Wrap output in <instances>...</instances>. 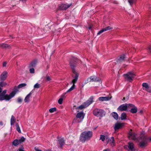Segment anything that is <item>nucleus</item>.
Masks as SVG:
<instances>
[{
	"label": "nucleus",
	"instance_id": "53",
	"mask_svg": "<svg viewBox=\"0 0 151 151\" xmlns=\"http://www.w3.org/2000/svg\"><path fill=\"white\" fill-rule=\"evenodd\" d=\"M74 59H75V58H73Z\"/></svg>",
	"mask_w": 151,
	"mask_h": 151
},
{
	"label": "nucleus",
	"instance_id": "29",
	"mask_svg": "<svg viewBox=\"0 0 151 151\" xmlns=\"http://www.w3.org/2000/svg\"><path fill=\"white\" fill-rule=\"evenodd\" d=\"M125 55H124L120 56L118 60V62H121L125 58Z\"/></svg>",
	"mask_w": 151,
	"mask_h": 151
},
{
	"label": "nucleus",
	"instance_id": "44",
	"mask_svg": "<svg viewBox=\"0 0 151 151\" xmlns=\"http://www.w3.org/2000/svg\"><path fill=\"white\" fill-rule=\"evenodd\" d=\"M6 90H4L2 92V93L3 94H4V95H6L5 94L6 93Z\"/></svg>",
	"mask_w": 151,
	"mask_h": 151
},
{
	"label": "nucleus",
	"instance_id": "54",
	"mask_svg": "<svg viewBox=\"0 0 151 151\" xmlns=\"http://www.w3.org/2000/svg\"><path fill=\"white\" fill-rule=\"evenodd\" d=\"M96 129V128H95L94 129Z\"/></svg>",
	"mask_w": 151,
	"mask_h": 151
},
{
	"label": "nucleus",
	"instance_id": "6",
	"mask_svg": "<svg viewBox=\"0 0 151 151\" xmlns=\"http://www.w3.org/2000/svg\"><path fill=\"white\" fill-rule=\"evenodd\" d=\"M93 114L97 117H102L105 115V112L101 109H96L93 111Z\"/></svg>",
	"mask_w": 151,
	"mask_h": 151
},
{
	"label": "nucleus",
	"instance_id": "47",
	"mask_svg": "<svg viewBox=\"0 0 151 151\" xmlns=\"http://www.w3.org/2000/svg\"><path fill=\"white\" fill-rule=\"evenodd\" d=\"M2 89L0 87V93H2Z\"/></svg>",
	"mask_w": 151,
	"mask_h": 151
},
{
	"label": "nucleus",
	"instance_id": "4",
	"mask_svg": "<svg viewBox=\"0 0 151 151\" xmlns=\"http://www.w3.org/2000/svg\"><path fill=\"white\" fill-rule=\"evenodd\" d=\"M85 116V114L83 111L78 112L74 119V122L77 123L82 122Z\"/></svg>",
	"mask_w": 151,
	"mask_h": 151
},
{
	"label": "nucleus",
	"instance_id": "46",
	"mask_svg": "<svg viewBox=\"0 0 151 151\" xmlns=\"http://www.w3.org/2000/svg\"><path fill=\"white\" fill-rule=\"evenodd\" d=\"M103 151H110V150L109 149H106L104 150Z\"/></svg>",
	"mask_w": 151,
	"mask_h": 151
},
{
	"label": "nucleus",
	"instance_id": "43",
	"mask_svg": "<svg viewBox=\"0 0 151 151\" xmlns=\"http://www.w3.org/2000/svg\"><path fill=\"white\" fill-rule=\"evenodd\" d=\"M46 79L47 81H49L50 80V77L48 76H46Z\"/></svg>",
	"mask_w": 151,
	"mask_h": 151
},
{
	"label": "nucleus",
	"instance_id": "49",
	"mask_svg": "<svg viewBox=\"0 0 151 151\" xmlns=\"http://www.w3.org/2000/svg\"><path fill=\"white\" fill-rule=\"evenodd\" d=\"M0 125H3V123L2 122H0Z\"/></svg>",
	"mask_w": 151,
	"mask_h": 151
},
{
	"label": "nucleus",
	"instance_id": "37",
	"mask_svg": "<svg viewBox=\"0 0 151 151\" xmlns=\"http://www.w3.org/2000/svg\"><path fill=\"white\" fill-rule=\"evenodd\" d=\"M40 86V85L38 83H36L34 86L35 88H39Z\"/></svg>",
	"mask_w": 151,
	"mask_h": 151
},
{
	"label": "nucleus",
	"instance_id": "30",
	"mask_svg": "<svg viewBox=\"0 0 151 151\" xmlns=\"http://www.w3.org/2000/svg\"><path fill=\"white\" fill-rule=\"evenodd\" d=\"M15 126L16 127V129L17 131L19 133H20L21 132V131L18 124L17 123L16 124Z\"/></svg>",
	"mask_w": 151,
	"mask_h": 151
},
{
	"label": "nucleus",
	"instance_id": "10",
	"mask_svg": "<svg viewBox=\"0 0 151 151\" xmlns=\"http://www.w3.org/2000/svg\"><path fill=\"white\" fill-rule=\"evenodd\" d=\"M124 148L129 151H134L135 150L134 144L131 142H129L127 145L124 146Z\"/></svg>",
	"mask_w": 151,
	"mask_h": 151
},
{
	"label": "nucleus",
	"instance_id": "38",
	"mask_svg": "<svg viewBox=\"0 0 151 151\" xmlns=\"http://www.w3.org/2000/svg\"><path fill=\"white\" fill-rule=\"evenodd\" d=\"M22 99L21 98L19 97L17 99V102L19 103H21L22 102Z\"/></svg>",
	"mask_w": 151,
	"mask_h": 151
},
{
	"label": "nucleus",
	"instance_id": "3",
	"mask_svg": "<svg viewBox=\"0 0 151 151\" xmlns=\"http://www.w3.org/2000/svg\"><path fill=\"white\" fill-rule=\"evenodd\" d=\"M92 134L91 132L89 131L87 132H83L81 134L80 140L82 142H85L89 139L91 137Z\"/></svg>",
	"mask_w": 151,
	"mask_h": 151
},
{
	"label": "nucleus",
	"instance_id": "19",
	"mask_svg": "<svg viewBox=\"0 0 151 151\" xmlns=\"http://www.w3.org/2000/svg\"><path fill=\"white\" fill-rule=\"evenodd\" d=\"M111 98L109 96L100 97L99 98V100L100 101H108L110 100Z\"/></svg>",
	"mask_w": 151,
	"mask_h": 151
},
{
	"label": "nucleus",
	"instance_id": "51",
	"mask_svg": "<svg viewBox=\"0 0 151 151\" xmlns=\"http://www.w3.org/2000/svg\"><path fill=\"white\" fill-rule=\"evenodd\" d=\"M91 26H90V27H89L88 29H91Z\"/></svg>",
	"mask_w": 151,
	"mask_h": 151
},
{
	"label": "nucleus",
	"instance_id": "12",
	"mask_svg": "<svg viewBox=\"0 0 151 151\" xmlns=\"http://www.w3.org/2000/svg\"><path fill=\"white\" fill-rule=\"evenodd\" d=\"M99 81V79H98L96 76H91L88 78L87 80L85 81V84L91 81Z\"/></svg>",
	"mask_w": 151,
	"mask_h": 151
},
{
	"label": "nucleus",
	"instance_id": "41",
	"mask_svg": "<svg viewBox=\"0 0 151 151\" xmlns=\"http://www.w3.org/2000/svg\"><path fill=\"white\" fill-rule=\"evenodd\" d=\"M35 149L36 151H42L41 150H40L38 148L36 147L35 148Z\"/></svg>",
	"mask_w": 151,
	"mask_h": 151
},
{
	"label": "nucleus",
	"instance_id": "2",
	"mask_svg": "<svg viewBox=\"0 0 151 151\" xmlns=\"http://www.w3.org/2000/svg\"><path fill=\"white\" fill-rule=\"evenodd\" d=\"M18 91L17 89H15L10 93L9 95L6 94L4 95L2 93H0V100H5L6 101H9L14 96L16 93Z\"/></svg>",
	"mask_w": 151,
	"mask_h": 151
},
{
	"label": "nucleus",
	"instance_id": "33",
	"mask_svg": "<svg viewBox=\"0 0 151 151\" xmlns=\"http://www.w3.org/2000/svg\"><path fill=\"white\" fill-rule=\"evenodd\" d=\"M136 1V0H128V1L130 5L133 4Z\"/></svg>",
	"mask_w": 151,
	"mask_h": 151
},
{
	"label": "nucleus",
	"instance_id": "5",
	"mask_svg": "<svg viewBox=\"0 0 151 151\" xmlns=\"http://www.w3.org/2000/svg\"><path fill=\"white\" fill-rule=\"evenodd\" d=\"M147 138L144 134H141L138 141L140 147H143L145 146L147 143Z\"/></svg>",
	"mask_w": 151,
	"mask_h": 151
},
{
	"label": "nucleus",
	"instance_id": "52",
	"mask_svg": "<svg viewBox=\"0 0 151 151\" xmlns=\"http://www.w3.org/2000/svg\"><path fill=\"white\" fill-rule=\"evenodd\" d=\"M123 99H124H124H125V98H124H124H123Z\"/></svg>",
	"mask_w": 151,
	"mask_h": 151
},
{
	"label": "nucleus",
	"instance_id": "39",
	"mask_svg": "<svg viewBox=\"0 0 151 151\" xmlns=\"http://www.w3.org/2000/svg\"><path fill=\"white\" fill-rule=\"evenodd\" d=\"M29 71L30 73H33L35 72V70L33 68H30L29 69Z\"/></svg>",
	"mask_w": 151,
	"mask_h": 151
},
{
	"label": "nucleus",
	"instance_id": "24",
	"mask_svg": "<svg viewBox=\"0 0 151 151\" xmlns=\"http://www.w3.org/2000/svg\"><path fill=\"white\" fill-rule=\"evenodd\" d=\"M127 115L126 114L123 112L122 113L121 115V119L122 120H125L126 119Z\"/></svg>",
	"mask_w": 151,
	"mask_h": 151
},
{
	"label": "nucleus",
	"instance_id": "25",
	"mask_svg": "<svg viewBox=\"0 0 151 151\" xmlns=\"http://www.w3.org/2000/svg\"><path fill=\"white\" fill-rule=\"evenodd\" d=\"M111 115L116 120H117L118 119V115L115 112H113L111 113Z\"/></svg>",
	"mask_w": 151,
	"mask_h": 151
},
{
	"label": "nucleus",
	"instance_id": "48",
	"mask_svg": "<svg viewBox=\"0 0 151 151\" xmlns=\"http://www.w3.org/2000/svg\"><path fill=\"white\" fill-rule=\"evenodd\" d=\"M20 1L23 2H25L27 1V0H20Z\"/></svg>",
	"mask_w": 151,
	"mask_h": 151
},
{
	"label": "nucleus",
	"instance_id": "34",
	"mask_svg": "<svg viewBox=\"0 0 151 151\" xmlns=\"http://www.w3.org/2000/svg\"><path fill=\"white\" fill-rule=\"evenodd\" d=\"M56 109L55 108H52L49 109V111L51 113H52L54 112V111H56Z\"/></svg>",
	"mask_w": 151,
	"mask_h": 151
},
{
	"label": "nucleus",
	"instance_id": "35",
	"mask_svg": "<svg viewBox=\"0 0 151 151\" xmlns=\"http://www.w3.org/2000/svg\"><path fill=\"white\" fill-rule=\"evenodd\" d=\"M36 64L35 62H33L30 64L29 66L30 68L34 67L35 66Z\"/></svg>",
	"mask_w": 151,
	"mask_h": 151
},
{
	"label": "nucleus",
	"instance_id": "8",
	"mask_svg": "<svg viewBox=\"0 0 151 151\" xmlns=\"http://www.w3.org/2000/svg\"><path fill=\"white\" fill-rule=\"evenodd\" d=\"M134 106V105L132 104H124L119 106L117 110L121 111H125L127 108L130 109V107Z\"/></svg>",
	"mask_w": 151,
	"mask_h": 151
},
{
	"label": "nucleus",
	"instance_id": "32",
	"mask_svg": "<svg viewBox=\"0 0 151 151\" xmlns=\"http://www.w3.org/2000/svg\"><path fill=\"white\" fill-rule=\"evenodd\" d=\"M7 85V83L5 82L2 81L0 82V86L1 87H4Z\"/></svg>",
	"mask_w": 151,
	"mask_h": 151
},
{
	"label": "nucleus",
	"instance_id": "9",
	"mask_svg": "<svg viewBox=\"0 0 151 151\" xmlns=\"http://www.w3.org/2000/svg\"><path fill=\"white\" fill-rule=\"evenodd\" d=\"M125 78L127 79L129 81H131L134 78L135 75L134 73L133 72H128L126 74H124L123 75Z\"/></svg>",
	"mask_w": 151,
	"mask_h": 151
},
{
	"label": "nucleus",
	"instance_id": "7",
	"mask_svg": "<svg viewBox=\"0 0 151 151\" xmlns=\"http://www.w3.org/2000/svg\"><path fill=\"white\" fill-rule=\"evenodd\" d=\"M93 97H90L87 101L78 106V108L80 109H82L88 107L93 102Z\"/></svg>",
	"mask_w": 151,
	"mask_h": 151
},
{
	"label": "nucleus",
	"instance_id": "23",
	"mask_svg": "<svg viewBox=\"0 0 151 151\" xmlns=\"http://www.w3.org/2000/svg\"><path fill=\"white\" fill-rule=\"evenodd\" d=\"M9 45L6 44L2 43L0 44V47L2 48H6L9 47Z\"/></svg>",
	"mask_w": 151,
	"mask_h": 151
},
{
	"label": "nucleus",
	"instance_id": "27",
	"mask_svg": "<svg viewBox=\"0 0 151 151\" xmlns=\"http://www.w3.org/2000/svg\"><path fill=\"white\" fill-rule=\"evenodd\" d=\"M25 140V138L23 136L20 139H18L19 144L23 142Z\"/></svg>",
	"mask_w": 151,
	"mask_h": 151
},
{
	"label": "nucleus",
	"instance_id": "22",
	"mask_svg": "<svg viewBox=\"0 0 151 151\" xmlns=\"http://www.w3.org/2000/svg\"><path fill=\"white\" fill-rule=\"evenodd\" d=\"M58 140L61 147L64 143V139L63 138H58Z\"/></svg>",
	"mask_w": 151,
	"mask_h": 151
},
{
	"label": "nucleus",
	"instance_id": "28",
	"mask_svg": "<svg viewBox=\"0 0 151 151\" xmlns=\"http://www.w3.org/2000/svg\"><path fill=\"white\" fill-rule=\"evenodd\" d=\"M12 144L14 146H17L19 144L18 139H16L12 142Z\"/></svg>",
	"mask_w": 151,
	"mask_h": 151
},
{
	"label": "nucleus",
	"instance_id": "45",
	"mask_svg": "<svg viewBox=\"0 0 151 151\" xmlns=\"http://www.w3.org/2000/svg\"><path fill=\"white\" fill-rule=\"evenodd\" d=\"M19 151H24L23 148L22 147L20 148L19 150Z\"/></svg>",
	"mask_w": 151,
	"mask_h": 151
},
{
	"label": "nucleus",
	"instance_id": "15",
	"mask_svg": "<svg viewBox=\"0 0 151 151\" xmlns=\"http://www.w3.org/2000/svg\"><path fill=\"white\" fill-rule=\"evenodd\" d=\"M71 6V4H62L59 7V9L62 10H64L69 8Z\"/></svg>",
	"mask_w": 151,
	"mask_h": 151
},
{
	"label": "nucleus",
	"instance_id": "11",
	"mask_svg": "<svg viewBox=\"0 0 151 151\" xmlns=\"http://www.w3.org/2000/svg\"><path fill=\"white\" fill-rule=\"evenodd\" d=\"M132 129H131L129 131L128 135V137L130 139L134 140H137V137L136 134L132 131Z\"/></svg>",
	"mask_w": 151,
	"mask_h": 151
},
{
	"label": "nucleus",
	"instance_id": "50",
	"mask_svg": "<svg viewBox=\"0 0 151 151\" xmlns=\"http://www.w3.org/2000/svg\"><path fill=\"white\" fill-rule=\"evenodd\" d=\"M149 139L151 141V137H150L149 138Z\"/></svg>",
	"mask_w": 151,
	"mask_h": 151
},
{
	"label": "nucleus",
	"instance_id": "40",
	"mask_svg": "<svg viewBox=\"0 0 151 151\" xmlns=\"http://www.w3.org/2000/svg\"><path fill=\"white\" fill-rule=\"evenodd\" d=\"M7 63L6 62H4L3 64V67H5L6 66Z\"/></svg>",
	"mask_w": 151,
	"mask_h": 151
},
{
	"label": "nucleus",
	"instance_id": "36",
	"mask_svg": "<svg viewBox=\"0 0 151 151\" xmlns=\"http://www.w3.org/2000/svg\"><path fill=\"white\" fill-rule=\"evenodd\" d=\"M105 138V136L103 135H100V139H101L102 141H104Z\"/></svg>",
	"mask_w": 151,
	"mask_h": 151
},
{
	"label": "nucleus",
	"instance_id": "21",
	"mask_svg": "<svg viewBox=\"0 0 151 151\" xmlns=\"http://www.w3.org/2000/svg\"><path fill=\"white\" fill-rule=\"evenodd\" d=\"M132 108L130 109V112L132 113H135L137 112V108L134 105V106L133 107H130Z\"/></svg>",
	"mask_w": 151,
	"mask_h": 151
},
{
	"label": "nucleus",
	"instance_id": "18",
	"mask_svg": "<svg viewBox=\"0 0 151 151\" xmlns=\"http://www.w3.org/2000/svg\"><path fill=\"white\" fill-rule=\"evenodd\" d=\"M32 93V92H31L26 96L24 99L25 102L28 103L29 102L30 99L31 98Z\"/></svg>",
	"mask_w": 151,
	"mask_h": 151
},
{
	"label": "nucleus",
	"instance_id": "1",
	"mask_svg": "<svg viewBox=\"0 0 151 151\" xmlns=\"http://www.w3.org/2000/svg\"><path fill=\"white\" fill-rule=\"evenodd\" d=\"M76 63H75L74 64L73 63V61H71L70 62V66L72 69L73 72V74L72 75V77L73 78L71 83L73 84V86L68 90L66 92L62 94L60 96V98L58 99V102L59 104H61L62 103L63 99L65 97V95L68 93L73 90L75 88V84L77 82L79 76L78 74L76 73L75 70L74 68L76 66Z\"/></svg>",
	"mask_w": 151,
	"mask_h": 151
},
{
	"label": "nucleus",
	"instance_id": "17",
	"mask_svg": "<svg viewBox=\"0 0 151 151\" xmlns=\"http://www.w3.org/2000/svg\"><path fill=\"white\" fill-rule=\"evenodd\" d=\"M112 28L110 26H108L99 31L97 33V35H99L103 32L109 30Z\"/></svg>",
	"mask_w": 151,
	"mask_h": 151
},
{
	"label": "nucleus",
	"instance_id": "14",
	"mask_svg": "<svg viewBox=\"0 0 151 151\" xmlns=\"http://www.w3.org/2000/svg\"><path fill=\"white\" fill-rule=\"evenodd\" d=\"M124 126V123H117L114 126V129L115 131L121 128Z\"/></svg>",
	"mask_w": 151,
	"mask_h": 151
},
{
	"label": "nucleus",
	"instance_id": "26",
	"mask_svg": "<svg viewBox=\"0 0 151 151\" xmlns=\"http://www.w3.org/2000/svg\"><path fill=\"white\" fill-rule=\"evenodd\" d=\"M15 122V119L14 116L12 115L11 116V125H13Z\"/></svg>",
	"mask_w": 151,
	"mask_h": 151
},
{
	"label": "nucleus",
	"instance_id": "42",
	"mask_svg": "<svg viewBox=\"0 0 151 151\" xmlns=\"http://www.w3.org/2000/svg\"><path fill=\"white\" fill-rule=\"evenodd\" d=\"M148 50L149 51L151 52V45L148 47Z\"/></svg>",
	"mask_w": 151,
	"mask_h": 151
},
{
	"label": "nucleus",
	"instance_id": "31",
	"mask_svg": "<svg viewBox=\"0 0 151 151\" xmlns=\"http://www.w3.org/2000/svg\"><path fill=\"white\" fill-rule=\"evenodd\" d=\"M26 84L25 83H22L20 84H19V85H18L17 86V88H22L24 87L25 86H26Z\"/></svg>",
	"mask_w": 151,
	"mask_h": 151
},
{
	"label": "nucleus",
	"instance_id": "16",
	"mask_svg": "<svg viewBox=\"0 0 151 151\" xmlns=\"http://www.w3.org/2000/svg\"><path fill=\"white\" fill-rule=\"evenodd\" d=\"M8 76V73L6 71H4L3 72L1 75L0 79L2 80H5Z\"/></svg>",
	"mask_w": 151,
	"mask_h": 151
},
{
	"label": "nucleus",
	"instance_id": "20",
	"mask_svg": "<svg viewBox=\"0 0 151 151\" xmlns=\"http://www.w3.org/2000/svg\"><path fill=\"white\" fill-rule=\"evenodd\" d=\"M106 140H108V142H109L111 145L112 146L114 145V139L113 137H112L110 139H108L107 138L106 139Z\"/></svg>",
	"mask_w": 151,
	"mask_h": 151
},
{
	"label": "nucleus",
	"instance_id": "13",
	"mask_svg": "<svg viewBox=\"0 0 151 151\" xmlns=\"http://www.w3.org/2000/svg\"><path fill=\"white\" fill-rule=\"evenodd\" d=\"M142 86L143 87V90H145L149 93L151 92V88L149 86L147 83H143Z\"/></svg>",
	"mask_w": 151,
	"mask_h": 151
}]
</instances>
